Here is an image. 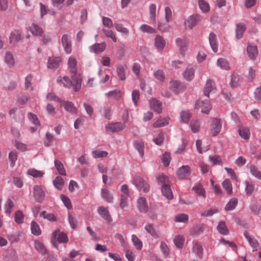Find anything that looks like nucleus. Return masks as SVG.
I'll return each mask as SVG.
<instances>
[{"label": "nucleus", "mask_w": 261, "mask_h": 261, "mask_svg": "<svg viewBox=\"0 0 261 261\" xmlns=\"http://www.w3.org/2000/svg\"><path fill=\"white\" fill-rule=\"evenodd\" d=\"M77 60L73 56H70L68 61V66L70 71L73 74L72 80L76 83L74 87V91H78L80 90L81 84L82 79L80 75L76 74L77 72Z\"/></svg>", "instance_id": "obj_1"}, {"label": "nucleus", "mask_w": 261, "mask_h": 261, "mask_svg": "<svg viewBox=\"0 0 261 261\" xmlns=\"http://www.w3.org/2000/svg\"><path fill=\"white\" fill-rule=\"evenodd\" d=\"M133 182L140 192L147 193L149 191V185L142 178L139 177H136L133 179Z\"/></svg>", "instance_id": "obj_2"}, {"label": "nucleus", "mask_w": 261, "mask_h": 261, "mask_svg": "<svg viewBox=\"0 0 261 261\" xmlns=\"http://www.w3.org/2000/svg\"><path fill=\"white\" fill-rule=\"evenodd\" d=\"M201 16L198 14L190 16L185 22V29L187 30H191L201 20Z\"/></svg>", "instance_id": "obj_3"}, {"label": "nucleus", "mask_w": 261, "mask_h": 261, "mask_svg": "<svg viewBox=\"0 0 261 261\" xmlns=\"http://www.w3.org/2000/svg\"><path fill=\"white\" fill-rule=\"evenodd\" d=\"M222 128L221 119L218 118H214L211 124V133L214 137L217 136L220 132Z\"/></svg>", "instance_id": "obj_4"}, {"label": "nucleus", "mask_w": 261, "mask_h": 261, "mask_svg": "<svg viewBox=\"0 0 261 261\" xmlns=\"http://www.w3.org/2000/svg\"><path fill=\"white\" fill-rule=\"evenodd\" d=\"M197 110H201L202 113L207 114L212 109L211 105L207 100H198L195 107Z\"/></svg>", "instance_id": "obj_5"}, {"label": "nucleus", "mask_w": 261, "mask_h": 261, "mask_svg": "<svg viewBox=\"0 0 261 261\" xmlns=\"http://www.w3.org/2000/svg\"><path fill=\"white\" fill-rule=\"evenodd\" d=\"M33 195L37 202L42 203L44 201L45 194L40 186L35 185L33 188Z\"/></svg>", "instance_id": "obj_6"}, {"label": "nucleus", "mask_w": 261, "mask_h": 261, "mask_svg": "<svg viewBox=\"0 0 261 261\" xmlns=\"http://www.w3.org/2000/svg\"><path fill=\"white\" fill-rule=\"evenodd\" d=\"M246 52L249 59L254 61L258 55V47L254 44H248L246 47Z\"/></svg>", "instance_id": "obj_7"}, {"label": "nucleus", "mask_w": 261, "mask_h": 261, "mask_svg": "<svg viewBox=\"0 0 261 261\" xmlns=\"http://www.w3.org/2000/svg\"><path fill=\"white\" fill-rule=\"evenodd\" d=\"M175 44L178 48L180 53L184 55L188 49V40L186 38H177L175 39Z\"/></svg>", "instance_id": "obj_8"}, {"label": "nucleus", "mask_w": 261, "mask_h": 261, "mask_svg": "<svg viewBox=\"0 0 261 261\" xmlns=\"http://www.w3.org/2000/svg\"><path fill=\"white\" fill-rule=\"evenodd\" d=\"M186 87L185 85L178 81H172L170 83V89L175 94L182 92Z\"/></svg>", "instance_id": "obj_9"}, {"label": "nucleus", "mask_w": 261, "mask_h": 261, "mask_svg": "<svg viewBox=\"0 0 261 261\" xmlns=\"http://www.w3.org/2000/svg\"><path fill=\"white\" fill-rule=\"evenodd\" d=\"M97 213L100 217L108 222H111L112 218L107 207L103 206H99L97 208Z\"/></svg>", "instance_id": "obj_10"}, {"label": "nucleus", "mask_w": 261, "mask_h": 261, "mask_svg": "<svg viewBox=\"0 0 261 261\" xmlns=\"http://www.w3.org/2000/svg\"><path fill=\"white\" fill-rule=\"evenodd\" d=\"M107 131L111 133H116L124 128V125L121 122L109 123L105 126Z\"/></svg>", "instance_id": "obj_11"}, {"label": "nucleus", "mask_w": 261, "mask_h": 261, "mask_svg": "<svg viewBox=\"0 0 261 261\" xmlns=\"http://www.w3.org/2000/svg\"><path fill=\"white\" fill-rule=\"evenodd\" d=\"M61 42L66 53L70 54L72 51V49L69 36L67 34L63 35L61 38Z\"/></svg>", "instance_id": "obj_12"}, {"label": "nucleus", "mask_w": 261, "mask_h": 261, "mask_svg": "<svg viewBox=\"0 0 261 261\" xmlns=\"http://www.w3.org/2000/svg\"><path fill=\"white\" fill-rule=\"evenodd\" d=\"M195 68L194 66L189 65L182 73V75L185 80L188 81H192L195 75Z\"/></svg>", "instance_id": "obj_13"}, {"label": "nucleus", "mask_w": 261, "mask_h": 261, "mask_svg": "<svg viewBox=\"0 0 261 261\" xmlns=\"http://www.w3.org/2000/svg\"><path fill=\"white\" fill-rule=\"evenodd\" d=\"M191 174V170L189 166H182L179 168L176 171V174L179 178L184 179L187 178Z\"/></svg>", "instance_id": "obj_14"}, {"label": "nucleus", "mask_w": 261, "mask_h": 261, "mask_svg": "<svg viewBox=\"0 0 261 261\" xmlns=\"http://www.w3.org/2000/svg\"><path fill=\"white\" fill-rule=\"evenodd\" d=\"M53 238L60 243H65L68 241L66 234L64 232H61L59 229L54 232L53 233Z\"/></svg>", "instance_id": "obj_15"}, {"label": "nucleus", "mask_w": 261, "mask_h": 261, "mask_svg": "<svg viewBox=\"0 0 261 261\" xmlns=\"http://www.w3.org/2000/svg\"><path fill=\"white\" fill-rule=\"evenodd\" d=\"M137 207L139 212L142 213H146L149 210L146 200L142 197L138 199Z\"/></svg>", "instance_id": "obj_16"}, {"label": "nucleus", "mask_w": 261, "mask_h": 261, "mask_svg": "<svg viewBox=\"0 0 261 261\" xmlns=\"http://www.w3.org/2000/svg\"><path fill=\"white\" fill-rule=\"evenodd\" d=\"M215 91L216 87L214 82L212 80H208L203 89L204 95L208 96L210 93H214Z\"/></svg>", "instance_id": "obj_17"}, {"label": "nucleus", "mask_w": 261, "mask_h": 261, "mask_svg": "<svg viewBox=\"0 0 261 261\" xmlns=\"http://www.w3.org/2000/svg\"><path fill=\"white\" fill-rule=\"evenodd\" d=\"M61 59L58 57H51L48 58L47 67L49 69H57L59 67Z\"/></svg>", "instance_id": "obj_18"}, {"label": "nucleus", "mask_w": 261, "mask_h": 261, "mask_svg": "<svg viewBox=\"0 0 261 261\" xmlns=\"http://www.w3.org/2000/svg\"><path fill=\"white\" fill-rule=\"evenodd\" d=\"M150 108L154 111L160 114L162 112V103L158 100L152 98L149 101Z\"/></svg>", "instance_id": "obj_19"}, {"label": "nucleus", "mask_w": 261, "mask_h": 261, "mask_svg": "<svg viewBox=\"0 0 261 261\" xmlns=\"http://www.w3.org/2000/svg\"><path fill=\"white\" fill-rule=\"evenodd\" d=\"M106 48V43L102 42L101 43H95L91 46L89 48L90 51L95 54H100L103 52Z\"/></svg>", "instance_id": "obj_20"}, {"label": "nucleus", "mask_w": 261, "mask_h": 261, "mask_svg": "<svg viewBox=\"0 0 261 261\" xmlns=\"http://www.w3.org/2000/svg\"><path fill=\"white\" fill-rule=\"evenodd\" d=\"M61 103L66 111L72 114L77 113V109L73 102L68 101H62Z\"/></svg>", "instance_id": "obj_21"}, {"label": "nucleus", "mask_w": 261, "mask_h": 261, "mask_svg": "<svg viewBox=\"0 0 261 261\" xmlns=\"http://www.w3.org/2000/svg\"><path fill=\"white\" fill-rule=\"evenodd\" d=\"M166 44L164 38L160 35H157L154 38V45L158 50H163Z\"/></svg>", "instance_id": "obj_22"}, {"label": "nucleus", "mask_w": 261, "mask_h": 261, "mask_svg": "<svg viewBox=\"0 0 261 261\" xmlns=\"http://www.w3.org/2000/svg\"><path fill=\"white\" fill-rule=\"evenodd\" d=\"M101 196L105 201L109 203H112L113 202V195L108 190L105 188L101 189Z\"/></svg>", "instance_id": "obj_23"}, {"label": "nucleus", "mask_w": 261, "mask_h": 261, "mask_svg": "<svg viewBox=\"0 0 261 261\" xmlns=\"http://www.w3.org/2000/svg\"><path fill=\"white\" fill-rule=\"evenodd\" d=\"M21 38V33L18 30L12 31L9 37L10 43L13 45H15Z\"/></svg>", "instance_id": "obj_24"}, {"label": "nucleus", "mask_w": 261, "mask_h": 261, "mask_svg": "<svg viewBox=\"0 0 261 261\" xmlns=\"http://www.w3.org/2000/svg\"><path fill=\"white\" fill-rule=\"evenodd\" d=\"M106 96L112 99L118 100L122 96V92L121 90L115 89L105 94Z\"/></svg>", "instance_id": "obj_25"}, {"label": "nucleus", "mask_w": 261, "mask_h": 261, "mask_svg": "<svg viewBox=\"0 0 261 261\" xmlns=\"http://www.w3.org/2000/svg\"><path fill=\"white\" fill-rule=\"evenodd\" d=\"M145 229L146 232L149 233L152 237L158 239L160 237V234L158 231L156 230L153 225L151 224H147L145 227Z\"/></svg>", "instance_id": "obj_26"}, {"label": "nucleus", "mask_w": 261, "mask_h": 261, "mask_svg": "<svg viewBox=\"0 0 261 261\" xmlns=\"http://www.w3.org/2000/svg\"><path fill=\"white\" fill-rule=\"evenodd\" d=\"M134 146L135 149L138 151L139 155L141 158H143L144 152V144L141 140H137L134 142Z\"/></svg>", "instance_id": "obj_27"}, {"label": "nucleus", "mask_w": 261, "mask_h": 261, "mask_svg": "<svg viewBox=\"0 0 261 261\" xmlns=\"http://www.w3.org/2000/svg\"><path fill=\"white\" fill-rule=\"evenodd\" d=\"M57 82L58 83H62L63 84V86L67 88H70L71 86H73V87H75V85L76 84V83L73 81L74 84H73L71 80L67 76H65L63 77V79H62L61 77H59L57 79Z\"/></svg>", "instance_id": "obj_28"}, {"label": "nucleus", "mask_w": 261, "mask_h": 261, "mask_svg": "<svg viewBox=\"0 0 261 261\" xmlns=\"http://www.w3.org/2000/svg\"><path fill=\"white\" fill-rule=\"evenodd\" d=\"M4 61L9 67H13L15 64V60L13 54L10 51H6L4 57Z\"/></svg>", "instance_id": "obj_29"}, {"label": "nucleus", "mask_w": 261, "mask_h": 261, "mask_svg": "<svg viewBox=\"0 0 261 261\" xmlns=\"http://www.w3.org/2000/svg\"><path fill=\"white\" fill-rule=\"evenodd\" d=\"M127 67L125 65H118L117 66V74L118 78L121 80H124L126 79L125 72Z\"/></svg>", "instance_id": "obj_30"}, {"label": "nucleus", "mask_w": 261, "mask_h": 261, "mask_svg": "<svg viewBox=\"0 0 261 261\" xmlns=\"http://www.w3.org/2000/svg\"><path fill=\"white\" fill-rule=\"evenodd\" d=\"M168 123V118L160 117L154 122L153 126L154 128L162 127L167 125Z\"/></svg>", "instance_id": "obj_31"}, {"label": "nucleus", "mask_w": 261, "mask_h": 261, "mask_svg": "<svg viewBox=\"0 0 261 261\" xmlns=\"http://www.w3.org/2000/svg\"><path fill=\"white\" fill-rule=\"evenodd\" d=\"M209 42L213 51L217 53L218 51V45L217 43L216 36L214 33H210L209 35Z\"/></svg>", "instance_id": "obj_32"}, {"label": "nucleus", "mask_w": 261, "mask_h": 261, "mask_svg": "<svg viewBox=\"0 0 261 261\" xmlns=\"http://www.w3.org/2000/svg\"><path fill=\"white\" fill-rule=\"evenodd\" d=\"M244 237H245V238L248 241L250 245L253 248V251H254L257 250V248L258 245V243L257 241L254 238H252L251 236H250L247 232H244Z\"/></svg>", "instance_id": "obj_33"}, {"label": "nucleus", "mask_w": 261, "mask_h": 261, "mask_svg": "<svg viewBox=\"0 0 261 261\" xmlns=\"http://www.w3.org/2000/svg\"><path fill=\"white\" fill-rule=\"evenodd\" d=\"M162 192L163 195L168 199H172L173 197L170 185L163 186L162 188Z\"/></svg>", "instance_id": "obj_34"}, {"label": "nucleus", "mask_w": 261, "mask_h": 261, "mask_svg": "<svg viewBox=\"0 0 261 261\" xmlns=\"http://www.w3.org/2000/svg\"><path fill=\"white\" fill-rule=\"evenodd\" d=\"M246 29V27L244 24L239 23L237 24L236 36L237 39H240L243 37Z\"/></svg>", "instance_id": "obj_35"}, {"label": "nucleus", "mask_w": 261, "mask_h": 261, "mask_svg": "<svg viewBox=\"0 0 261 261\" xmlns=\"http://www.w3.org/2000/svg\"><path fill=\"white\" fill-rule=\"evenodd\" d=\"M217 65L222 69L227 70L230 69L229 62L224 58H219L217 60Z\"/></svg>", "instance_id": "obj_36"}, {"label": "nucleus", "mask_w": 261, "mask_h": 261, "mask_svg": "<svg viewBox=\"0 0 261 261\" xmlns=\"http://www.w3.org/2000/svg\"><path fill=\"white\" fill-rule=\"evenodd\" d=\"M149 18L152 23L156 22V5L154 4H151L149 6Z\"/></svg>", "instance_id": "obj_37"}, {"label": "nucleus", "mask_w": 261, "mask_h": 261, "mask_svg": "<svg viewBox=\"0 0 261 261\" xmlns=\"http://www.w3.org/2000/svg\"><path fill=\"white\" fill-rule=\"evenodd\" d=\"M241 81V78L240 76L232 74L231 76L230 85L232 88H236L240 85Z\"/></svg>", "instance_id": "obj_38"}, {"label": "nucleus", "mask_w": 261, "mask_h": 261, "mask_svg": "<svg viewBox=\"0 0 261 261\" xmlns=\"http://www.w3.org/2000/svg\"><path fill=\"white\" fill-rule=\"evenodd\" d=\"M54 163L58 173L62 175L65 176L66 173L63 164L57 159L55 160Z\"/></svg>", "instance_id": "obj_39"}, {"label": "nucleus", "mask_w": 261, "mask_h": 261, "mask_svg": "<svg viewBox=\"0 0 261 261\" xmlns=\"http://www.w3.org/2000/svg\"><path fill=\"white\" fill-rule=\"evenodd\" d=\"M192 251L198 257L201 258L203 254V248L200 244L195 243L193 246Z\"/></svg>", "instance_id": "obj_40"}, {"label": "nucleus", "mask_w": 261, "mask_h": 261, "mask_svg": "<svg viewBox=\"0 0 261 261\" xmlns=\"http://www.w3.org/2000/svg\"><path fill=\"white\" fill-rule=\"evenodd\" d=\"M198 6L203 13H207L210 10L209 4L205 0H198Z\"/></svg>", "instance_id": "obj_41"}, {"label": "nucleus", "mask_w": 261, "mask_h": 261, "mask_svg": "<svg viewBox=\"0 0 261 261\" xmlns=\"http://www.w3.org/2000/svg\"><path fill=\"white\" fill-rule=\"evenodd\" d=\"M180 122L188 123L191 117V114L189 111H182L180 114Z\"/></svg>", "instance_id": "obj_42"}, {"label": "nucleus", "mask_w": 261, "mask_h": 261, "mask_svg": "<svg viewBox=\"0 0 261 261\" xmlns=\"http://www.w3.org/2000/svg\"><path fill=\"white\" fill-rule=\"evenodd\" d=\"M140 30L143 33L147 34H155L156 32L155 29L146 24H143L140 25Z\"/></svg>", "instance_id": "obj_43"}, {"label": "nucleus", "mask_w": 261, "mask_h": 261, "mask_svg": "<svg viewBox=\"0 0 261 261\" xmlns=\"http://www.w3.org/2000/svg\"><path fill=\"white\" fill-rule=\"evenodd\" d=\"M30 31L35 36H41L43 31L42 28L36 24H33L30 27Z\"/></svg>", "instance_id": "obj_44"}, {"label": "nucleus", "mask_w": 261, "mask_h": 261, "mask_svg": "<svg viewBox=\"0 0 261 261\" xmlns=\"http://www.w3.org/2000/svg\"><path fill=\"white\" fill-rule=\"evenodd\" d=\"M192 190L197 194L198 196L205 197V190L200 184H196L193 188Z\"/></svg>", "instance_id": "obj_45"}, {"label": "nucleus", "mask_w": 261, "mask_h": 261, "mask_svg": "<svg viewBox=\"0 0 261 261\" xmlns=\"http://www.w3.org/2000/svg\"><path fill=\"white\" fill-rule=\"evenodd\" d=\"M27 173L28 175L35 178L41 177L44 174V173L43 171L37 170L34 168L29 169Z\"/></svg>", "instance_id": "obj_46"}, {"label": "nucleus", "mask_w": 261, "mask_h": 261, "mask_svg": "<svg viewBox=\"0 0 261 261\" xmlns=\"http://www.w3.org/2000/svg\"><path fill=\"white\" fill-rule=\"evenodd\" d=\"M35 247L36 249L42 255L47 253V250L42 243L40 241H36L35 242Z\"/></svg>", "instance_id": "obj_47"}, {"label": "nucleus", "mask_w": 261, "mask_h": 261, "mask_svg": "<svg viewBox=\"0 0 261 261\" xmlns=\"http://www.w3.org/2000/svg\"><path fill=\"white\" fill-rule=\"evenodd\" d=\"M8 159L11 167H13L15 165V163L17 159V152L15 151H10L8 155Z\"/></svg>", "instance_id": "obj_48"}, {"label": "nucleus", "mask_w": 261, "mask_h": 261, "mask_svg": "<svg viewBox=\"0 0 261 261\" xmlns=\"http://www.w3.org/2000/svg\"><path fill=\"white\" fill-rule=\"evenodd\" d=\"M250 172L254 177L261 179V172L254 165H252L250 166Z\"/></svg>", "instance_id": "obj_49"}, {"label": "nucleus", "mask_w": 261, "mask_h": 261, "mask_svg": "<svg viewBox=\"0 0 261 261\" xmlns=\"http://www.w3.org/2000/svg\"><path fill=\"white\" fill-rule=\"evenodd\" d=\"M217 228L219 232L223 235H227L228 234V230L224 222H220Z\"/></svg>", "instance_id": "obj_50"}, {"label": "nucleus", "mask_w": 261, "mask_h": 261, "mask_svg": "<svg viewBox=\"0 0 261 261\" xmlns=\"http://www.w3.org/2000/svg\"><path fill=\"white\" fill-rule=\"evenodd\" d=\"M31 229L32 233L35 236H39L41 233L39 225L36 222H32Z\"/></svg>", "instance_id": "obj_51"}, {"label": "nucleus", "mask_w": 261, "mask_h": 261, "mask_svg": "<svg viewBox=\"0 0 261 261\" xmlns=\"http://www.w3.org/2000/svg\"><path fill=\"white\" fill-rule=\"evenodd\" d=\"M24 216L22 211L18 210L15 213L14 220L17 224H21L23 222Z\"/></svg>", "instance_id": "obj_52"}, {"label": "nucleus", "mask_w": 261, "mask_h": 261, "mask_svg": "<svg viewBox=\"0 0 261 261\" xmlns=\"http://www.w3.org/2000/svg\"><path fill=\"white\" fill-rule=\"evenodd\" d=\"M238 200L236 198H231L227 203L225 207L226 211H231L233 210L237 206Z\"/></svg>", "instance_id": "obj_53"}, {"label": "nucleus", "mask_w": 261, "mask_h": 261, "mask_svg": "<svg viewBox=\"0 0 261 261\" xmlns=\"http://www.w3.org/2000/svg\"><path fill=\"white\" fill-rule=\"evenodd\" d=\"M173 242L177 248L181 249L184 243V237L180 235L176 236L174 238Z\"/></svg>", "instance_id": "obj_54"}, {"label": "nucleus", "mask_w": 261, "mask_h": 261, "mask_svg": "<svg viewBox=\"0 0 261 261\" xmlns=\"http://www.w3.org/2000/svg\"><path fill=\"white\" fill-rule=\"evenodd\" d=\"M40 215L49 221L55 222L56 220V218L53 213H48L46 211H42Z\"/></svg>", "instance_id": "obj_55"}, {"label": "nucleus", "mask_w": 261, "mask_h": 261, "mask_svg": "<svg viewBox=\"0 0 261 261\" xmlns=\"http://www.w3.org/2000/svg\"><path fill=\"white\" fill-rule=\"evenodd\" d=\"M53 184L58 190H61L64 185V179L61 176H57L53 181Z\"/></svg>", "instance_id": "obj_56"}, {"label": "nucleus", "mask_w": 261, "mask_h": 261, "mask_svg": "<svg viewBox=\"0 0 261 261\" xmlns=\"http://www.w3.org/2000/svg\"><path fill=\"white\" fill-rule=\"evenodd\" d=\"M14 202L11 199H7L5 204V213L7 215L10 214V213H11V210L14 206Z\"/></svg>", "instance_id": "obj_57"}, {"label": "nucleus", "mask_w": 261, "mask_h": 261, "mask_svg": "<svg viewBox=\"0 0 261 261\" xmlns=\"http://www.w3.org/2000/svg\"><path fill=\"white\" fill-rule=\"evenodd\" d=\"M92 154L94 158L97 159L107 156L108 154V153L106 151L96 150L92 152Z\"/></svg>", "instance_id": "obj_58"}, {"label": "nucleus", "mask_w": 261, "mask_h": 261, "mask_svg": "<svg viewBox=\"0 0 261 261\" xmlns=\"http://www.w3.org/2000/svg\"><path fill=\"white\" fill-rule=\"evenodd\" d=\"M239 133L240 136L245 140H248L249 138L250 133L248 128L242 127L240 128Z\"/></svg>", "instance_id": "obj_59"}, {"label": "nucleus", "mask_w": 261, "mask_h": 261, "mask_svg": "<svg viewBox=\"0 0 261 261\" xmlns=\"http://www.w3.org/2000/svg\"><path fill=\"white\" fill-rule=\"evenodd\" d=\"M132 241L134 245L137 249L140 250L142 248V243L140 240L137 237V236L135 234H133L132 236Z\"/></svg>", "instance_id": "obj_60"}, {"label": "nucleus", "mask_w": 261, "mask_h": 261, "mask_svg": "<svg viewBox=\"0 0 261 261\" xmlns=\"http://www.w3.org/2000/svg\"><path fill=\"white\" fill-rule=\"evenodd\" d=\"M33 76L31 74L28 75L25 78V88L27 90H33V86H32V81Z\"/></svg>", "instance_id": "obj_61"}, {"label": "nucleus", "mask_w": 261, "mask_h": 261, "mask_svg": "<svg viewBox=\"0 0 261 261\" xmlns=\"http://www.w3.org/2000/svg\"><path fill=\"white\" fill-rule=\"evenodd\" d=\"M158 181L162 185V187L165 185H169V181L168 177L165 175H161L157 178Z\"/></svg>", "instance_id": "obj_62"}, {"label": "nucleus", "mask_w": 261, "mask_h": 261, "mask_svg": "<svg viewBox=\"0 0 261 261\" xmlns=\"http://www.w3.org/2000/svg\"><path fill=\"white\" fill-rule=\"evenodd\" d=\"M114 25L116 30L118 32H120L123 35H128L129 31L127 28L123 27L120 23H115Z\"/></svg>", "instance_id": "obj_63"}, {"label": "nucleus", "mask_w": 261, "mask_h": 261, "mask_svg": "<svg viewBox=\"0 0 261 261\" xmlns=\"http://www.w3.org/2000/svg\"><path fill=\"white\" fill-rule=\"evenodd\" d=\"M160 248L164 256L167 257L169 254V249L167 244L164 242H162Z\"/></svg>", "instance_id": "obj_64"}]
</instances>
